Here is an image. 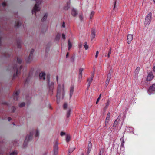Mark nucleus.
I'll list each match as a JSON object with an SVG mask.
<instances>
[{"label": "nucleus", "mask_w": 155, "mask_h": 155, "mask_svg": "<svg viewBox=\"0 0 155 155\" xmlns=\"http://www.w3.org/2000/svg\"><path fill=\"white\" fill-rule=\"evenodd\" d=\"M64 85L61 86L58 85V90L57 97V99L58 97H61L62 99L64 98L65 95V91Z\"/></svg>", "instance_id": "1"}, {"label": "nucleus", "mask_w": 155, "mask_h": 155, "mask_svg": "<svg viewBox=\"0 0 155 155\" xmlns=\"http://www.w3.org/2000/svg\"><path fill=\"white\" fill-rule=\"evenodd\" d=\"M152 17V13L151 12H150L148 13L147 15L146 16L145 18V24L147 25H148L150 23Z\"/></svg>", "instance_id": "2"}, {"label": "nucleus", "mask_w": 155, "mask_h": 155, "mask_svg": "<svg viewBox=\"0 0 155 155\" xmlns=\"http://www.w3.org/2000/svg\"><path fill=\"white\" fill-rule=\"evenodd\" d=\"M155 91V84H153L152 86L149 88L148 91V93L149 95L154 94Z\"/></svg>", "instance_id": "3"}, {"label": "nucleus", "mask_w": 155, "mask_h": 155, "mask_svg": "<svg viewBox=\"0 0 155 155\" xmlns=\"http://www.w3.org/2000/svg\"><path fill=\"white\" fill-rule=\"evenodd\" d=\"M133 39V35L131 34H128L127 36V42L128 44L130 43Z\"/></svg>", "instance_id": "4"}, {"label": "nucleus", "mask_w": 155, "mask_h": 155, "mask_svg": "<svg viewBox=\"0 0 155 155\" xmlns=\"http://www.w3.org/2000/svg\"><path fill=\"white\" fill-rule=\"evenodd\" d=\"M153 78V75L152 73H150L147 77L146 80L147 81H150Z\"/></svg>", "instance_id": "5"}, {"label": "nucleus", "mask_w": 155, "mask_h": 155, "mask_svg": "<svg viewBox=\"0 0 155 155\" xmlns=\"http://www.w3.org/2000/svg\"><path fill=\"white\" fill-rule=\"evenodd\" d=\"M39 77L40 79L44 80L45 79V73H41L39 74Z\"/></svg>", "instance_id": "6"}, {"label": "nucleus", "mask_w": 155, "mask_h": 155, "mask_svg": "<svg viewBox=\"0 0 155 155\" xmlns=\"http://www.w3.org/2000/svg\"><path fill=\"white\" fill-rule=\"evenodd\" d=\"M92 148V144L91 142H90L88 143V151L87 153H89L90 152V151L91 150V149Z\"/></svg>", "instance_id": "7"}, {"label": "nucleus", "mask_w": 155, "mask_h": 155, "mask_svg": "<svg viewBox=\"0 0 155 155\" xmlns=\"http://www.w3.org/2000/svg\"><path fill=\"white\" fill-rule=\"evenodd\" d=\"M95 33H96V31L94 29V30H93L92 31L91 36V38L92 39H94L95 37Z\"/></svg>", "instance_id": "8"}, {"label": "nucleus", "mask_w": 155, "mask_h": 155, "mask_svg": "<svg viewBox=\"0 0 155 155\" xmlns=\"http://www.w3.org/2000/svg\"><path fill=\"white\" fill-rule=\"evenodd\" d=\"M83 69L82 68H80L79 70V78H82V72L83 71Z\"/></svg>", "instance_id": "9"}, {"label": "nucleus", "mask_w": 155, "mask_h": 155, "mask_svg": "<svg viewBox=\"0 0 155 155\" xmlns=\"http://www.w3.org/2000/svg\"><path fill=\"white\" fill-rule=\"evenodd\" d=\"M71 13L72 15L73 16H75L77 14V13L76 10L74 8L72 9Z\"/></svg>", "instance_id": "10"}, {"label": "nucleus", "mask_w": 155, "mask_h": 155, "mask_svg": "<svg viewBox=\"0 0 155 155\" xmlns=\"http://www.w3.org/2000/svg\"><path fill=\"white\" fill-rule=\"evenodd\" d=\"M74 87L71 86L70 88V98H71L73 94V91H74Z\"/></svg>", "instance_id": "11"}, {"label": "nucleus", "mask_w": 155, "mask_h": 155, "mask_svg": "<svg viewBox=\"0 0 155 155\" xmlns=\"http://www.w3.org/2000/svg\"><path fill=\"white\" fill-rule=\"evenodd\" d=\"M68 50H69L72 46V44L69 40L68 41Z\"/></svg>", "instance_id": "12"}, {"label": "nucleus", "mask_w": 155, "mask_h": 155, "mask_svg": "<svg viewBox=\"0 0 155 155\" xmlns=\"http://www.w3.org/2000/svg\"><path fill=\"white\" fill-rule=\"evenodd\" d=\"M75 149L74 147L70 148L68 151V155H70V154L73 152V151Z\"/></svg>", "instance_id": "13"}, {"label": "nucleus", "mask_w": 155, "mask_h": 155, "mask_svg": "<svg viewBox=\"0 0 155 155\" xmlns=\"http://www.w3.org/2000/svg\"><path fill=\"white\" fill-rule=\"evenodd\" d=\"M83 45L85 48V49L86 50H87L88 48V46L87 44V43L86 42L84 43L83 44Z\"/></svg>", "instance_id": "14"}, {"label": "nucleus", "mask_w": 155, "mask_h": 155, "mask_svg": "<svg viewBox=\"0 0 155 155\" xmlns=\"http://www.w3.org/2000/svg\"><path fill=\"white\" fill-rule=\"evenodd\" d=\"M47 16L48 14H45L43 17V18L42 19V21H45L47 19Z\"/></svg>", "instance_id": "15"}, {"label": "nucleus", "mask_w": 155, "mask_h": 155, "mask_svg": "<svg viewBox=\"0 0 155 155\" xmlns=\"http://www.w3.org/2000/svg\"><path fill=\"white\" fill-rule=\"evenodd\" d=\"M48 84L51 88H52L54 87V84L53 82H51L50 84V83L49 80Z\"/></svg>", "instance_id": "16"}, {"label": "nucleus", "mask_w": 155, "mask_h": 155, "mask_svg": "<svg viewBox=\"0 0 155 155\" xmlns=\"http://www.w3.org/2000/svg\"><path fill=\"white\" fill-rule=\"evenodd\" d=\"M94 14V11H92L90 15V19H91L92 17L93 16Z\"/></svg>", "instance_id": "17"}, {"label": "nucleus", "mask_w": 155, "mask_h": 155, "mask_svg": "<svg viewBox=\"0 0 155 155\" xmlns=\"http://www.w3.org/2000/svg\"><path fill=\"white\" fill-rule=\"evenodd\" d=\"M110 113L109 112L107 113V115L106 118V119L107 120H109L110 118Z\"/></svg>", "instance_id": "18"}, {"label": "nucleus", "mask_w": 155, "mask_h": 155, "mask_svg": "<svg viewBox=\"0 0 155 155\" xmlns=\"http://www.w3.org/2000/svg\"><path fill=\"white\" fill-rule=\"evenodd\" d=\"M18 94L17 93H16L14 95V100H18Z\"/></svg>", "instance_id": "19"}, {"label": "nucleus", "mask_w": 155, "mask_h": 155, "mask_svg": "<svg viewBox=\"0 0 155 155\" xmlns=\"http://www.w3.org/2000/svg\"><path fill=\"white\" fill-rule=\"evenodd\" d=\"M109 100H108L107 102L105 104L106 106L104 108L105 110L107 108L108 106L109 105Z\"/></svg>", "instance_id": "20"}, {"label": "nucleus", "mask_w": 155, "mask_h": 155, "mask_svg": "<svg viewBox=\"0 0 155 155\" xmlns=\"http://www.w3.org/2000/svg\"><path fill=\"white\" fill-rule=\"evenodd\" d=\"M111 53V48H110L109 49V51L108 53L107 57L108 58H110V55Z\"/></svg>", "instance_id": "21"}, {"label": "nucleus", "mask_w": 155, "mask_h": 155, "mask_svg": "<svg viewBox=\"0 0 155 155\" xmlns=\"http://www.w3.org/2000/svg\"><path fill=\"white\" fill-rule=\"evenodd\" d=\"M70 113H71V110H69L68 111L67 113L66 116H67V118H68L70 117Z\"/></svg>", "instance_id": "22"}, {"label": "nucleus", "mask_w": 155, "mask_h": 155, "mask_svg": "<svg viewBox=\"0 0 155 155\" xmlns=\"http://www.w3.org/2000/svg\"><path fill=\"white\" fill-rule=\"evenodd\" d=\"M111 74H108L107 75V80L110 81V79L111 78Z\"/></svg>", "instance_id": "23"}, {"label": "nucleus", "mask_w": 155, "mask_h": 155, "mask_svg": "<svg viewBox=\"0 0 155 155\" xmlns=\"http://www.w3.org/2000/svg\"><path fill=\"white\" fill-rule=\"evenodd\" d=\"M70 137L68 135L66 136V140L67 142H68L70 141Z\"/></svg>", "instance_id": "24"}, {"label": "nucleus", "mask_w": 155, "mask_h": 155, "mask_svg": "<svg viewBox=\"0 0 155 155\" xmlns=\"http://www.w3.org/2000/svg\"><path fill=\"white\" fill-rule=\"evenodd\" d=\"M127 130L128 131H129L130 132H132L133 131V129L130 127L127 128Z\"/></svg>", "instance_id": "25"}, {"label": "nucleus", "mask_w": 155, "mask_h": 155, "mask_svg": "<svg viewBox=\"0 0 155 155\" xmlns=\"http://www.w3.org/2000/svg\"><path fill=\"white\" fill-rule=\"evenodd\" d=\"M93 76H91L90 79L87 80V82L91 83L93 80Z\"/></svg>", "instance_id": "26"}, {"label": "nucleus", "mask_w": 155, "mask_h": 155, "mask_svg": "<svg viewBox=\"0 0 155 155\" xmlns=\"http://www.w3.org/2000/svg\"><path fill=\"white\" fill-rule=\"evenodd\" d=\"M25 105V103L24 102H22V103H20L19 104V106L20 107H24Z\"/></svg>", "instance_id": "27"}, {"label": "nucleus", "mask_w": 155, "mask_h": 155, "mask_svg": "<svg viewBox=\"0 0 155 155\" xmlns=\"http://www.w3.org/2000/svg\"><path fill=\"white\" fill-rule=\"evenodd\" d=\"M34 50L33 49H32L31 50L30 54V56H31V55H32L33 54V53H34Z\"/></svg>", "instance_id": "28"}, {"label": "nucleus", "mask_w": 155, "mask_h": 155, "mask_svg": "<svg viewBox=\"0 0 155 155\" xmlns=\"http://www.w3.org/2000/svg\"><path fill=\"white\" fill-rule=\"evenodd\" d=\"M17 154V152L16 151H14L12 153L10 154V155H16Z\"/></svg>", "instance_id": "29"}, {"label": "nucleus", "mask_w": 155, "mask_h": 155, "mask_svg": "<svg viewBox=\"0 0 155 155\" xmlns=\"http://www.w3.org/2000/svg\"><path fill=\"white\" fill-rule=\"evenodd\" d=\"M124 140L123 139L122 140V142H121V146L122 147H124Z\"/></svg>", "instance_id": "30"}, {"label": "nucleus", "mask_w": 155, "mask_h": 155, "mask_svg": "<svg viewBox=\"0 0 155 155\" xmlns=\"http://www.w3.org/2000/svg\"><path fill=\"white\" fill-rule=\"evenodd\" d=\"M58 150V146L57 145H55L54 147V150Z\"/></svg>", "instance_id": "31"}, {"label": "nucleus", "mask_w": 155, "mask_h": 155, "mask_svg": "<svg viewBox=\"0 0 155 155\" xmlns=\"http://www.w3.org/2000/svg\"><path fill=\"white\" fill-rule=\"evenodd\" d=\"M79 18L81 21H82L83 20V17L82 15H80L79 16Z\"/></svg>", "instance_id": "32"}, {"label": "nucleus", "mask_w": 155, "mask_h": 155, "mask_svg": "<svg viewBox=\"0 0 155 155\" xmlns=\"http://www.w3.org/2000/svg\"><path fill=\"white\" fill-rule=\"evenodd\" d=\"M58 150H54V153L55 155H56L58 154Z\"/></svg>", "instance_id": "33"}, {"label": "nucleus", "mask_w": 155, "mask_h": 155, "mask_svg": "<svg viewBox=\"0 0 155 155\" xmlns=\"http://www.w3.org/2000/svg\"><path fill=\"white\" fill-rule=\"evenodd\" d=\"M17 61L19 63H21L22 61V60L21 59L18 58L17 59Z\"/></svg>", "instance_id": "34"}, {"label": "nucleus", "mask_w": 155, "mask_h": 155, "mask_svg": "<svg viewBox=\"0 0 155 155\" xmlns=\"http://www.w3.org/2000/svg\"><path fill=\"white\" fill-rule=\"evenodd\" d=\"M99 54V51H97L96 52V55L95 56V57L96 58H97L98 56V54Z\"/></svg>", "instance_id": "35"}, {"label": "nucleus", "mask_w": 155, "mask_h": 155, "mask_svg": "<svg viewBox=\"0 0 155 155\" xmlns=\"http://www.w3.org/2000/svg\"><path fill=\"white\" fill-rule=\"evenodd\" d=\"M109 121V120H107L106 119V121L105 122V125L104 126L105 127H106L107 125V124L108 123Z\"/></svg>", "instance_id": "36"}, {"label": "nucleus", "mask_w": 155, "mask_h": 155, "mask_svg": "<svg viewBox=\"0 0 155 155\" xmlns=\"http://www.w3.org/2000/svg\"><path fill=\"white\" fill-rule=\"evenodd\" d=\"M39 132L38 131H37L36 132L35 135L36 136V137H38L39 136Z\"/></svg>", "instance_id": "37"}, {"label": "nucleus", "mask_w": 155, "mask_h": 155, "mask_svg": "<svg viewBox=\"0 0 155 155\" xmlns=\"http://www.w3.org/2000/svg\"><path fill=\"white\" fill-rule=\"evenodd\" d=\"M109 81L106 80V86H107L108 85V84L109 82Z\"/></svg>", "instance_id": "38"}, {"label": "nucleus", "mask_w": 155, "mask_h": 155, "mask_svg": "<svg viewBox=\"0 0 155 155\" xmlns=\"http://www.w3.org/2000/svg\"><path fill=\"white\" fill-rule=\"evenodd\" d=\"M67 106V104L66 103H65L64 104L63 107L64 109L66 108Z\"/></svg>", "instance_id": "39"}, {"label": "nucleus", "mask_w": 155, "mask_h": 155, "mask_svg": "<svg viewBox=\"0 0 155 155\" xmlns=\"http://www.w3.org/2000/svg\"><path fill=\"white\" fill-rule=\"evenodd\" d=\"M65 25H65V22H63V24H62V27L63 28H65Z\"/></svg>", "instance_id": "40"}, {"label": "nucleus", "mask_w": 155, "mask_h": 155, "mask_svg": "<svg viewBox=\"0 0 155 155\" xmlns=\"http://www.w3.org/2000/svg\"><path fill=\"white\" fill-rule=\"evenodd\" d=\"M62 36L63 38V39H64V40H65V39H66L65 35L64 34H62Z\"/></svg>", "instance_id": "41"}, {"label": "nucleus", "mask_w": 155, "mask_h": 155, "mask_svg": "<svg viewBox=\"0 0 155 155\" xmlns=\"http://www.w3.org/2000/svg\"><path fill=\"white\" fill-rule=\"evenodd\" d=\"M101 94H100L99 95V97L97 99V101H99L100 99V98H101Z\"/></svg>", "instance_id": "42"}, {"label": "nucleus", "mask_w": 155, "mask_h": 155, "mask_svg": "<svg viewBox=\"0 0 155 155\" xmlns=\"http://www.w3.org/2000/svg\"><path fill=\"white\" fill-rule=\"evenodd\" d=\"M65 134V133L64 132H61L60 133V135L61 136H62Z\"/></svg>", "instance_id": "43"}, {"label": "nucleus", "mask_w": 155, "mask_h": 155, "mask_svg": "<svg viewBox=\"0 0 155 155\" xmlns=\"http://www.w3.org/2000/svg\"><path fill=\"white\" fill-rule=\"evenodd\" d=\"M140 69V68L139 67H137L136 69V71H139V70Z\"/></svg>", "instance_id": "44"}, {"label": "nucleus", "mask_w": 155, "mask_h": 155, "mask_svg": "<svg viewBox=\"0 0 155 155\" xmlns=\"http://www.w3.org/2000/svg\"><path fill=\"white\" fill-rule=\"evenodd\" d=\"M153 70L155 73V64L153 65Z\"/></svg>", "instance_id": "45"}, {"label": "nucleus", "mask_w": 155, "mask_h": 155, "mask_svg": "<svg viewBox=\"0 0 155 155\" xmlns=\"http://www.w3.org/2000/svg\"><path fill=\"white\" fill-rule=\"evenodd\" d=\"M21 25V23H18V25H16V26L17 27H18Z\"/></svg>", "instance_id": "46"}, {"label": "nucleus", "mask_w": 155, "mask_h": 155, "mask_svg": "<svg viewBox=\"0 0 155 155\" xmlns=\"http://www.w3.org/2000/svg\"><path fill=\"white\" fill-rule=\"evenodd\" d=\"M71 61L72 62H73L74 61V58L73 57L71 59Z\"/></svg>", "instance_id": "47"}, {"label": "nucleus", "mask_w": 155, "mask_h": 155, "mask_svg": "<svg viewBox=\"0 0 155 155\" xmlns=\"http://www.w3.org/2000/svg\"><path fill=\"white\" fill-rule=\"evenodd\" d=\"M5 2H3L2 4V5L3 6H4L5 5Z\"/></svg>", "instance_id": "48"}, {"label": "nucleus", "mask_w": 155, "mask_h": 155, "mask_svg": "<svg viewBox=\"0 0 155 155\" xmlns=\"http://www.w3.org/2000/svg\"><path fill=\"white\" fill-rule=\"evenodd\" d=\"M68 56H69V53H67L66 54V58H68Z\"/></svg>", "instance_id": "49"}, {"label": "nucleus", "mask_w": 155, "mask_h": 155, "mask_svg": "<svg viewBox=\"0 0 155 155\" xmlns=\"http://www.w3.org/2000/svg\"><path fill=\"white\" fill-rule=\"evenodd\" d=\"M11 118L10 117H8V121H10L11 120Z\"/></svg>", "instance_id": "50"}, {"label": "nucleus", "mask_w": 155, "mask_h": 155, "mask_svg": "<svg viewBox=\"0 0 155 155\" xmlns=\"http://www.w3.org/2000/svg\"><path fill=\"white\" fill-rule=\"evenodd\" d=\"M116 4V2H114V9H115V8Z\"/></svg>", "instance_id": "51"}, {"label": "nucleus", "mask_w": 155, "mask_h": 155, "mask_svg": "<svg viewBox=\"0 0 155 155\" xmlns=\"http://www.w3.org/2000/svg\"><path fill=\"white\" fill-rule=\"evenodd\" d=\"M90 84H91V83L88 82V88L90 86Z\"/></svg>", "instance_id": "52"}, {"label": "nucleus", "mask_w": 155, "mask_h": 155, "mask_svg": "<svg viewBox=\"0 0 155 155\" xmlns=\"http://www.w3.org/2000/svg\"><path fill=\"white\" fill-rule=\"evenodd\" d=\"M98 102H99V101H97H97H96V104H97L98 103Z\"/></svg>", "instance_id": "53"}, {"label": "nucleus", "mask_w": 155, "mask_h": 155, "mask_svg": "<svg viewBox=\"0 0 155 155\" xmlns=\"http://www.w3.org/2000/svg\"><path fill=\"white\" fill-rule=\"evenodd\" d=\"M56 78H57V81H58V77H57Z\"/></svg>", "instance_id": "54"}, {"label": "nucleus", "mask_w": 155, "mask_h": 155, "mask_svg": "<svg viewBox=\"0 0 155 155\" xmlns=\"http://www.w3.org/2000/svg\"><path fill=\"white\" fill-rule=\"evenodd\" d=\"M153 2L154 3H155V0H153Z\"/></svg>", "instance_id": "55"}, {"label": "nucleus", "mask_w": 155, "mask_h": 155, "mask_svg": "<svg viewBox=\"0 0 155 155\" xmlns=\"http://www.w3.org/2000/svg\"><path fill=\"white\" fill-rule=\"evenodd\" d=\"M65 9H68V8H65Z\"/></svg>", "instance_id": "56"}, {"label": "nucleus", "mask_w": 155, "mask_h": 155, "mask_svg": "<svg viewBox=\"0 0 155 155\" xmlns=\"http://www.w3.org/2000/svg\"><path fill=\"white\" fill-rule=\"evenodd\" d=\"M27 137H26V140H27Z\"/></svg>", "instance_id": "57"}]
</instances>
